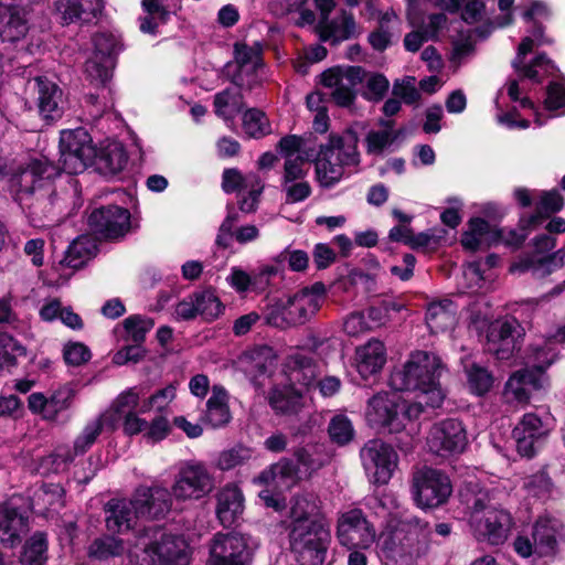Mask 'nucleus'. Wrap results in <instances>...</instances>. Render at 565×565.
<instances>
[{"label":"nucleus","instance_id":"nucleus-51","mask_svg":"<svg viewBox=\"0 0 565 565\" xmlns=\"http://www.w3.org/2000/svg\"><path fill=\"white\" fill-rule=\"evenodd\" d=\"M260 178L256 173L242 174L237 169H226L223 172L222 188L226 193L244 191L249 185L260 186Z\"/></svg>","mask_w":565,"mask_h":565},{"label":"nucleus","instance_id":"nucleus-14","mask_svg":"<svg viewBox=\"0 0 565 565\" xmlns=\"http://www.w3.org/2000/svg\"><path fill=\"white\" fill-rule=\"evenodd\" d=\"M555 427V419L551 414L539 416L534 413L523 415L513 429V438L518 452L524 457H532L537 447L546 440Z\"/></svg>","mask_w":565,"mask_h":565},{"label":"nucleus","instance_id":"nucleus-54","mask_svg":"<svg viewBox=\"0 0 565 565\" xmlns=\"http://www.w3.org/2000/svg\"><path fill=\"white\" fill-rule=\"evenodd\" d=\"M250 458L252 449L239 445L221 451L215 466L222 471H228L246 463Z\"/></svg>","mask_w":565,"mask_h":565},{"label":"nucleus","instance_id":"nucleus-12","mask_svg":"<svg viewBox=\"0 0 565 565\" xmlns=\"http://www.w3.org/2000/svg\"><path fill=\"white\" fill-rule=\"evenodd\" d=\"M364 77L365 70L361 66H335L321 74V83L331 89V97L338 106L350 107L356 98L355 87Z\"/></svg>","mask_w":565,"mask_h":565},{"label":"nucleus","instance_id":"nucleus-49","mask_svg":"<svg viewBox=\"0 0 565 565\" xmlns=\"http://www.w3.org/2000/svg\"><path fill=\"white\" fill-rule=\"evenodd\" d=\"M297 468L287 459H281L259 476L262 482H275L277 486L289 487L295 482Z\"/></svg>","mask_w":565,"mask_h":565},{"label":"nucleus","instance_id":"nucleus-43","mask_svg":"<svg viewBox=\"0 0 565 565\" xmlns=\"http://www.w3.org/2000/svg\"><path fill=\"white\" fill-rule=\"evenodd\" d=\"M241 87H228L214 96V111L224 120H233L243 109Z\"/></svg>","mask_w":565,"mask_h":565},{"label":"nucleus","instance_id":"nucleus-10","mask_svg":"<svg viewBox=\"0 0 565 565\" xmlns=\"http://www.w3.org/2000/svg\"><path fill=\"white\" fill-rule=\"evenodd\" d=\"M96 157L92 137L85 128L63 130L60 137V164L68 174L83 172Z\"/></svg>","mask_w":565,"mask_h":565},{"label":"nucleus","instance_id":"nucleus-27","mask_svg":"<svg viewBox=\"0 0 565 565\" xmlns=\"http://www.w3.org/2000/svg\"><path fill=\"white\" fill-rule=\"evenodd\" d=\"M29 531V519L12 501L0 505V543L4 546L19 545Z\"/></svg>","mask_w":565,"mask_h":565},{"label":"nucleus","instance_id":"nucleus-25","mask_svg":"<svg viewBox=\"0 0 565 565\" xmlns=\"http://www.w3.org/2000/svg\"><path fill=\"white\" fill-rule=\"evenodd\" d=\"M74 397V388L66 384L52 392L50 396L32 393L28 397V405L32 413L40 414L46 420H55L61 413L72 406Z\"/></svg>","mask_w":565,"mask_h":565},{"label":"nucleus","instance_id":"nucleus-37","mask_svg":"<svg viewBox=\"0 0 565 565\" xmlns=\"http://www.w3.org/2000/svg\"><path fill=\"white\" fill-rule=\"evenodd\" d=\"M34 87L38 94V107L44 119H57L62 116L60 104L62 102V90L58 86L43 77H36Z\"/></svg>","mask_w":565,"mask_h":565},{"label":"nucleus","instance_id":"nucleus-33","mask_svg":"<svg viewBox=\"0 0 565 565\" xmlns=\"http://www.w3.org/2000/svg\"><path fill=\"white\" fill-rule=\"evenodd\" d=\"M386 363V349L376 339L367 341L355 351L356 371L363 379L377 374Z\"/></svg>","mask_w":565,"mask_h":565},{"label":"nucleus","instance_id":"nucleus-13","mask_svg":"<svg viewBox=\"0 0 565 565\" xmlns=\"http://www.w3.org/2000/svg\"><path fill=\"white\" fill-rule=\"evenodd\" d=\"M248 537L239 533H216L210 543L206 565H249Z\"/></svg>","mask_w":565,"mask_h":565},{"label":"nucleus","instance_id":"nucleus-4","mask_svg":"<svg viewBox=\"0 0 565 565\" xmlns=\"http://www.w3.org/2000/svg\"><path fill=\"white\" fill-rule=\"evenodd\" d=\"M186 544L183 539L167 534L159 529L140 537L135 550L129 551L137 565H184Z\"/></svg>","mask_w":565,"mask_h":565},{"label":"nucleus","instance_id":"nucleus-45","mask_svg":"<svg viewBox=\"0 0 565 565\" xmlns=\"http://www.w3.org/2000/svg\"><path fill=\"white\" fill-rule=\"evenodd\" d=\"M301 393L294 386L275 387L269 395V404L281 414L296 413L301 406Z\"/></svg>","mask_w":565,"mask_h":565},{"label":"nucleus","instance_id":"nucleus-31","mask_svg":"<svg viewBox=\"0 0 565 565\" xmlns=\"http://www.w3.org/2000/svg\"><path fill=\"white\" fill-rule=\"evenodd\" d=\"M103 6V0H58L56 10L62 24H84L94 21L100 14Z\"/></svg>","mask_w":565,"mask_h":565},{"label":"nucleus","instance_id":"nucleus-5","mask_svg":"<svg viewBox=\"0 0 565 565\" xmlns=\"http://www.w3.org/2000/svg\"><path fill=\"white\" fill-rule=\"evenodd\" d=\"M290 547L299 565H323L331 532L328 521H313L311 525L290 526Z\"/></svg>","mask_w":565,"mask_h":565},{"label":"nucleus","instance_id":"nucleus-62","mask_svg":"<svg viewBox=\"0 0 565 565\" xmlns=\"http://www.w3.org/2000/svg\"><path fill=\"white\" fill-rule=\"evenodd\" d=\"M177 387L169 384L162 390L157 391L154 394L143 401L139 413H147L151 408L162 412L175 398Z\"/></svg>","mask_w":565,"mask_h":565},{"label":"nucleus","instance_id":"nucleus-44","mask_svg":"<svg viewBox=\"0 0 565 565\" xmlns=\"http://www.w3.org/2000/svg\"><path fill=\"white\" fill-rule=\"evenodd\" d=\"M394 120L380 119V130H371L366 135V152L370 154H382L398 137V132L394 130Z\"/></svg>","mask_w":565,"mask_h":565},{"label":"nucleus","instance_id":"nucleus-1","mask_svg":"<svg viewBox=\"0 0 565 565\" xmlns=\"http://www.w3.org/2000/svg\"><path fill=\"white\" fill-rule=\"evenodd\" d=\"M444 370L435 353L414 352L402 367L391 373L390 385L395 391L417 392V401L406 403L397 393H379L367 403L365 418L369 425L382 431L399 433L407 422L422 414L424 407H439L445 398L439 383Z\"/></svg>","mask_w":565,"mask_h":565},{"label":"nucleus","instance_id":"nucleus-23","mask_svg":"<svg viewBox=\"0 0 565 565\" xmlns=\"http://www.w3.org/2000/svg\"><path fill=\"white\" fill-rule=\"evenodd\" d=\"M234 52L235 63L226 65L228 73L232 67H235V72L231 75V82L237 87L252 89L260 82L257 72L262 67V49L259 45L248 46L237 43Z\"/></svg>","mask_w":565,"mask_h":565},{"label":"nucleus","instance_id":"nucleus-24","mask_svg":"<svg viewBox=\"0 0 565 565\" xmlns=\"http://www.w3.org/2000/svg\"><path fill=\"white\" fill-rule=\"evenodd\" d=\"M88 224L96 234L105 238H119L129 232L130 213L117 205L103 206L90 213Z\"/></svg>","mask_w":565,"mask_h":565},{"label":"nucleus","instance_id":"nucleus-50","mask_svg":"<svg viewBox=\"0 0 565 565\" xmlns=\"http://www.w3.org/2000/svg\"><path fill=\"white\" fill-rule=\"evenodd\" d=\"M47 542L43 533H35L26 542L21 555L22 565H43L47 558Z\"/></svg>","mask_w":565,"mask_h":565},{"label":"nucleus","instance_id":"nucleus-19","mask_svg":"<svg viewBox=\"0 0 565 565\" xmlns=\"http://www.w3.org/2000/svg\"><path fill=\"white\" fill-rule=\"evenodd\" d=\"M523 335L521 324L514 318L493 321L487 332L486 349L498 360L510 359Z\"/></svg>","mask_w":565,"mask_h":565},{"label":"nucleus","instance_id":"nucleus-36","mask_svg":"<svg viewBox=\"0 0 565 565\" xmlns=\"http://www.w3.org/2000/svg\"><path fill=\"white\" fill-rule=\"evenodd\" d=\"M273 351L268 347H257L244 351L236 361V366L250 381H256L273 365Z\"/></svg>","mask_w":565,"mask_h":565},{"label":"nucleus","instance_id":"nucleus-60","mask_svg":"<svg viewBox=\"0 0 565 565\" xmlns=\"http://www.w3.org/2000/svg\"><path fill=\"white\" fill-rule=\"evenodd\" d=\"M243 129L252 138L264 137L270 131L267 117L258 109H249L244 114Z\"/></svg>","mask_w":565,"mask_h":565},{"label":"nucleus","instance_id":"nucleus-9","mask_svg":"<svg viewBox=\"0 0 565 565\" xmlns=\"http://www.w3.org/2000/svg\"><path fill=\"white\" fill-rule=\"evenodd\" d=\"M121 47L120 38L113 32H98L93 36V52L85 63L86 79L92 85L104 86L110 79Z\"/></svg>","mask_w":565,"mask_h":565},{"label":"nucleus","instance_id":"nucleus-46","mask_svg":"<svg viewBox=\"0 0 565 565\" xmlns=\"http://www.w3.org/2000/svg\"><path fill=\"white\" fill-rule=\"evenodd\" d=\"M128 156L124 146L118 141H111L105 146L98 157V164L107 173L116 174L124 170Z\"/></svg>","mask_w":565,"mask_h":565},{"label":"nucleus","instance_id":"nucleus-39","mask_svg":"<svg viewBox=\"0 0 565 565\" xmlns=\"http://www.w3.org/2000/svg\"><path fill=\"white\" fill-rule=\"evenodd\" d=\"M426 323L433 333L451 330L457 323V308L449 299L433 301L426 311Z\"/></svg>","mask_w":565,"mask_h":565},{"label":"nucleus","instance_id":"nucleus-59","mask_svg":"<svg viewBox=\"0 0 565 565\" xmlns=\"http://www.w3.org/2000/svg\"><path fill=\"white\" fill-rule=\"evenodd\" d=\"M523 489L529 495L545 499L550 497L553 482L545 471H539L534 475L527 476L523 479Z\"/></svg>","mask_w":565,"mask_h":565},{"label":"nucleus","instance_id":"nucleus-26","mask_svg":"<svg viewBox=\"0 0 565 565\" xmlns=\"http://www.w3.org/2000/svg\"><path fill=\"white\" fill-rule=\"evenodd\" d=\"M324 292L322 284H315L311 288H305L286 299L289 308L287 316H290L295 327L306 323L318 312L324 300Z\"/></svg>","mask_w":565,"mask_h":565},{"label":"nucleus","instance_id":"nucleus-58","mask_svg":"<svg viewBox=\"0 0 565 565\" xmlns=\"http://www.w3.org/2000/svg\"><path fill=\"white\" fill-rule=\"evenodd\" d=\"M469 388L476 395H483L490 391L493 384V377L487 369L477 364H471L466 369Z\"/></svg>","mask_w":565,"mask_h":565},{"label":"nucleus","instance_id":"nucleus-52","mask_svg":"<svg viewBox=\"0 0 565 565\" xmlns=\"http://www.w3.org/2000/svg\"><path fill=\"white\" fill-rule=\"evenodd\" d=\"M289 311L288 303L286 299H275L271 300L265 308L264 319L268 326L287 329L290 327H295L294 321L290 320V316H287Z\"/></svg>","mask_w":565,"mask_h":565},{"label":"nucleus","instance_id":"nucleus-18","mask_svg":"<svg viewBox=\"0 0 565 565\" xmlns=\"http://www.w3.org/2000/svg\"><path fill=\"white\" fill-rule=\"evenodd\" d=\"M337 537L349 550L369 548L374 543L376 533L362 511L353 509L339 518Z\"/></svg>","mask_w":565,"mask_h":565},{"label":"nucleus","instance_id":"nucleus-29","mask_svg":"<svg viewBox=\"0 0 565 565\" xmlns=\"http://www.w3.org/2000/svg\"><path fill=\"white\" fill-rule=\"evenodd\" d=\"M105 513L106 527L114 533H125L135 527L138 520H141L137 514L132 497L109 500L105 505Z\"/></svg>","mask_w":565,"mask_h":565},{"label":"nucleus","instance_id":"nucleus-53","mask_svg":"<svg viewBox=\"0 0 565 565\" xmlns=\"http://www.w3.org/2000/svg\"><path fill=\"white\" fill-rule=\"evenodd\" d=\"M362 85L364 87L362 90L363 98L374 103L382 100L390 88V82L383 74L366 71Z\"/></svg>","mask_w":565,"mask_h":565},{"label":"nucleus","instance_id":"nucleus-57","mask_svg":"<svg viewBox=\"0 0 565 565\" xmlns=\"http://www.w3.org/2000/svg\"><path fill=\"white\" fill-rule=\"evenodd\" d=\"M198 315L206 320L216 319L223 311L224 307L218 297L212 290H204L194 294Z\"/></svg>","mask_w":565,"mask_h":565},{"label":"nucleus","instance_id":"nucleus-47","mask_svg":"<svg viewBox=\"0 0 565 565\" xmlns=\"http://www.w3.org/2000/svg\"><path fill=\"white\" fill-rule=\"evenodd\" d=\"M126 551L125 542L121 539L104 535L95 539L88 546L87 554L93 559L104 561L119 556Z\"/></svg>","mask_w":565,"mask_h":565},{"label":"nucleus","instance_id":"nucleus-7","mask_svg":"<svg viewBox=\"0 0 565 565\" xmlns=\"http://www.w3.org/2000/svg\"><path fill=\"white\" fill-rule=\"evenodd\" d=\"M104 427L114 429L116 419L110 414H102L90 419L74 440L73 449L57 447L53 454L41 460L43 472H60L72 462L76 456L85 454L96 441Z\"/></svg>","mask_w":565,"mask_h":565},{"label":"nucleus","instance_id":"nucleus-8","mask_svg":"<svg viewBox=\"0 0 565 565\" xmlns=\"http://www.w3.org/2000/svg\"><path fill=\"white\" fill-rule=\"evenodd\" d=\"M215 488V480L207 466L201 461H186L178 470L171 486L174 501H199Z\"/></svg>","mask_w":565,"mask_h":565},{"label":"nucleus","instance_id":"nucleus-20","mask_svg":"<svg viewBox=\"0 0 565 565\" xmlns=\"http://www.w3.org/2000/svg\"><path fill=\"white\" fill-rule=\"evenodd\" d=\"M137 514L141 520H161L171 511L174 501L171 491L160 484L141 486L132 493Z\"/></svg>","mask_w":565,"mask_h":565},{"label":"nucleus","instance_id":"nucleus-11","mask_svg":"<svg viewBox=\"0 0 565 565\" xmlns=\"http://www.w3.org/2000/svg\"><path fill=\"white\" fill-rule=\"evenodd\" d=\"M545 43H547V41L543 38V28L541 25H535L531 34L521 41L516 55L512 61V67L521 78L541 83L546 76L553 74L555 65L545 54H539L530 62L525 60L526 54L530 53L534 46H540Z\"/></svg>","mask_w":565,"mask_h":565},{"label":"nucleus","instance_id":"nucleus-40","mask_svg":"<svg viewBox=\"0 0 565 565\" xmlns=\"http://www.w3.org/2000/svg\"><path fill=\"white\" fill-rule=\"evenodd\" d=\"M29 30L28 21L14 7L0 3V39L15 43L22 40Z\"/></svg>","mask_w":565,"mask_h":565},{"label":"nucleus","instance_id":"nucleus-61","mask_svg":"<svg viewBox=\"0 0 565 565\" xmlns=\"http://www.w3.org/2000/svg\"><path fill=\"white\" fill-rule=\"evenodd\" d=\"M25 354V349L8 333H0V367L11 365L19 356Z\"/></svg>","mask_w":565,"mask_h":565},{"label":"nucleus","instance_id":"nucleus-48","mask_svg":"<svg viewBox=\"0 0 565 565\" xmlns=\"http://www.w3.org/2000/svg\"><path fill=\"white\" fill-rule=\"evenodd\" d=\"M561 342L553 339V333H551L545 339H540L531 344L529 351L533 367L539 371L548 367L556 358L554 344Z\"/></svg>","mask_w":565,"mask_h":565},{"label":"nucleus","instance_id":"nucleus-17","mask_svg":"<svg viewBox=\"0 0 565 565\" xmlns=\"http://www.w3.org/2000/svg\"><path fill=\"white\" fill-rule=\"evenodd\" d=\"M360 457L365 471L373 476L375 483L385 484L397 466V454L381 439L369 440L361 449Z\"/></svg>","mask_w":565,"mask_h":565},{"label":"nucleus","instance_id":"nucleus-16","mask_svg":"<svg viewBox=\"0 0 565 565\" xmlns=\"http://www.w3.org/2000/svg\"><path fill=\"white\" fill-rule=\"evenodd\" d=\"M468 444L467 433L462 423L449 418L435 424L427 437L429 450L440 457L461 454Z\"/></svg>","mask_w":565,"mask_h":565},{"label":"nucleus","instance_id":"nucleus-55","mask_svg":"<svg viewBox=\"0 0 565 565\" xmlns=\"http://www.w3.org/2000/svg\"><path fill=\"white\" fill-rule=\"evenodd\" d=\"M563 204H564V201H563V198L559 194V192H557V191L544 192L541 195V200L539 203V211L535 214L531 215L527 220H522L521 222L526 223V227H532V226L534 227L539 223H541L542 220L544 218V216L542 215V212H545L547 214L557 212L563 207Z\"/></svg>","mask_w":565,"mask_h":565},{"label":"nucleus","instance_id":"nucleus-30","mask_svg":"<svg viewBox=\"0 0 565 565\" xmlns=\"http://www.w3.org/2000/svg\"><path fill=\"white\" fill-rule=\"evenodd\" d=\"M564 525L561 520L551 515L540 516L533 525L532 539L536 542V556L553 555L557 550V541L562 536Z\"/></svg>","mask_w":565,"mask_h":565},{"label":"nucleus","instance_id":"nucleus-34","mask_svg":"<svg viewBox=\"0 0 565 565\" xmlns=\"http://www.w3.org/2000/svg\"><path fill=\"white\" fill-rule=\"evenodd\" d=\"M565 250L558 249L551 255H529L511 266L512 273L531 271L535 277L543 278L563 267Z\"/></svg>","mask_w":565,"mask_h":565},{"label":"nucleus","instance_id":"nucleus-56","mask_svg":"<svg viewBox=\"0 0 565 565\" xmlns=\"http://www.w3.org/2000/svg\"><path fill=\"white\" fill-rule=\"evenodd\" d=\"M331 440L340 446L349 444L354 437L352 422L343 414L334 415L328 427Z\"/></svg>","mask_w":565,"mask_h":565},{"label":"nucleus","instance_id":"nucleus-64","mask_svg":"<svg viewBox=\"0 0 565 565\" xmlns=\"http://www.w3.org/2000/svg\"><path fill=\"white\" fill-rule=\"evenodd\" d=\"M153 324L152 319L137 315L130 316L124 321V327L128 335L136 343H140L145 340L147 332L152 329Z\"/></svg>","mask_w":565,"mask_h":565},{"label":"nucleus","instance_id":"nucleus-41","mask_svg":"<svg viewBox=\"0 0 565 565\" xmlns=\"http://www.w3.org/2000/svg\"><path fill=\"white\" fill-rule=\"evenodd\" d=\"M536 375L527 369L514 372L505 383L504 398L509 403H526L531 387H536Z\"/></svg>","mask_w":565,"mask_h":565},{"label":"nucleus","instance_id":"nucleus-3","mask_svg":"<svg viewBox=\"0 0 565 565\" xmlns=\"http://www.w3.org/2000/svg\"><path fill=\"white\" fill-rule=\"evenodd\" d=\"M359 136L348 128L341 134H331L319 148L316 159V173L322 186L339 182L345 168L358 167L361 156L358 150Z\"/></svg>","mask_w":565,"mask_h":565},{"label":"nucleus","instance_id":"nucleus-15","mask_svg":"<svg viewBox=\"0 0 565 565\" xmlns=\"http://www.w3.org/2000/svg\"><path fill=\"white\" fill-rule=\"evenodd\" d=\"M413 492L418 507L435 508L450 495V480L439 470L423 468L414 473Z\"/></svg>","mask_w":565,"mask_h":565},{"label":"nucleus","instance_id":"nucleus-35","mask_svg":"<svg viewBox=\"0 0 565 565\" xmlns=\"http://www.w3.org/2000/svg\"><path fill=\"white\" fill-rule=\"evenodd\" d=\"M216 515L224 526H231L243 513L244 497L236 484H226L216 497Z\"/></svg>","mask_w":565,"mask_h":565},{"label":"nucleus","instance_id":"nucleus-32","mask_svg":"<svg viewBox=\"0 0 565 565\" xmlns=\"http://www.w3.org/2000/svg\"><path fill=\"white\" fill-rule=\"evenodd\" d=\"M142 10L146 15L140 18V31L142 33L156 35L158 28L166 24L171 14H175L181 10L180 0H172L171 3H163V0H142Z\"/></svg>","mask_w":565,"mask_h":565},{"label":"nucleus","instance_id":"nucleus-63","mask_svg":"<svg viewBox=\"0 0 565 565\" xmlns=\"http://www.w3.org/2000/svg\"><path fill=\"white\" fill-rule=\"evenodd\" d=\"M415 84L416 79L414 76H405L395 79L392 93L397 99H402L405 104H415L420 98L419 90L416 88Z\"/></svg>","mask_w":565,"mask_h":565},{"label":"nucleus","instance_id":"nucleus-6","mask_svg":"<svg viewBox=\"0 0 565 565\" xmlns=\"http://www.w3.org/2000/svg\"><path fill=\"white\" fill-rule=\"evenodd\" d=\"M388 532L380 535V544L388 556L398 548L412 552L415 546L426 544L430 530L428 523L407 513L396 512L391 515L387 524ZM419 547H417V551Z\"/></svg>","mask_w":565,"mask_h":565},{"label":"nucleus","instance_id":"nucleus-21","mask_svg":"<svg viewBox=\"0 0 565 565\" xmlns=\"http://www.w3.org/2000/svg\"><path fill=\"white\" fill-rule=\"evenodd\" d=\"M54 167L46 160H32L25 168L13 173L9 179L10 192L14 200L21 205L35 191L43 185L45 179H50L55 174Z\"/></svg>","mask_w":565,"mask_h":565},{"label":"nucleus","instance_id":"nucleus-28","mask_svg":"<svg viewBox=\"0 0 565 565\" xmlns=\"http://www.w3.org/2000/svg\"><path fill=\"white\" fill-rule=\"evenodd\" d=\"M319 38L323 42L332 44L358 36L361 31L352 12L340 10L335 18L319 21L317 25Z\"/></svg>","mask_w":565,"mask_h":565},{"label":"nucleus","instance_id":"nucleus-22","mask_svg":"<svg viewBox=\"0 0 565 565\" xmlns=\"http://www.w3.org/2000/svg\"><path fill=\"white\" fill-rule=\"evenodd\" d=\"M143 392L139 387H130L121 392L104 414H110L116 424L122 422V430L128 436L138 435L147 427V420L137 412Z\"/></svg>","mask_w":565,"mask_h":565},{"label":"nucleus","instance_id":"nucleus-42","mask_svg":"<svg viewBox=\"0 0 565 565\" xmlns=\"http://www.w3.org/2000/svg\"><path fill=\"white\" fill-rule=\"evenodd\" d=\"M230 419L227 393L222 386L214 385L212 395L206 402L205 420L213 427H221L227 424Z\"/></svg>","mask_w":565,"mask_h":565},{"label":"nucleus","instance_id":"nucleus-2","mask_svg":"<svg viewBox=\"0 0 565 565\" xmlns=\"http://www.w3.org/2000/svg\"><path fill=\"white\" fill-rule=\"evenodd\" d=\"M460 495L473 536L492 545L505 542L512 526L510 513L493 504L488 491L467 488Z\"/></svg>","mask_w":565,"mask_h":565},{"label":"nucleus","instance_id":"nucleus-38","mask_svg":"<svg viewBox=\"0 0 565 565\" xmlns=\"http://www.w3.org/2000/svg\"><path fill=\"white\" fill-rule=\"evenodd\" d=\"M291 526L311 525L313 521H327L320 511V501L312 493L294 497L290 507Z\"/></svg>","mask_w":565,"mask_h":565}]
</instances>
